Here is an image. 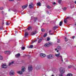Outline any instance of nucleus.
Returning a JSON list of instances; mask_svg holds the SVG:
<instances>
[{"label":"nucleus","instance_id":"obj_1","mask_svg":"<svg viewBox=\"0 0 76 76\" xmlns=\"http://www.w3.org/2000/svg\"><path fill=\"white\" fill-rule=\"evenodd\" d=\"M25 67L24 66H23L21 69V71H18L17 72V73L20 75H22L23 73V72H25Z\"/></svg>","mask_w":76,"mask_h":76},{"label":"nucleus","instance_id":"obj_2","mask_svg":"<svg viewBox=\"0 0 76 76\" xmlns=\"http://www.w3.org/2000/svg\"><path fill=\"white\" fill-rule=\"evenodd\" d=\"M60 71L61 73L63 74L64 73V68L61 67L60 68Z\"/></svg>","mask_w":76,"mask_h":76},{"label":"nucleus","instance_id":"obj_3","mask_svg":"<svg viewBox=\"0 0 76 76\" xmlns=\"http://www.w3.org/2000/svg\"><path fill=\"white\" fill-rule=\"evenodd\" d=\"M48 58H53L54 57V55H49L47 56Z\"/></svg>","mask_w":76,"mask_h":76},{"label":"nucleus","instance_id":"obj_4","mask_svg":"<svg viewBox=\"0 0 76 76\" xmlns=\"http://www.w3.org/2000/svg\"><path fill=\"white\" fill-rule=\"evenodd\" d=\"M31 19H34V22H36L37 21V20L38 19V18L37 17H31Z\"/></svg>","mask_w":76,"mask_h":76},{"label":"nucleus","instance_id":"obj_5","mask_svg":"<svg viewBox=\"0 0 76 76\" xmlns=\"http://www.w3.org/2000/svg\"><path fill=\"white\" fill-rule=\"evenodd\" d=\"M32 66H28V70L29 72H31L32 70Z\"/></svg>","mask_w":76,"mask_h":76},{"label":"nucleus","instance_id":"obj_6","mask_svg":"<svg viewBox=\"0 0 76 76\" xmlns=\"http://www.w3.org/2000/svg\"><path fill=\"white\" fill-rule=\"evenodd\" d=\"M7 67V65L6 64H4L2 65V68L3 69H6Z\"/></svg>","mask_w":76,"mask_h":76},{"label":"nucleus","instance_id":"obj_7","mask_svg":"<svg viewBox=\"0 0 76 76\" xmlns=\"http://www.w3.org/2000/svg\"><path fill=\"white\" fill-rule=\"evenodd\" d=\"M60 53L59 52L58 54H55V56L56 57H60L61 58H62V56L61 55H60Z\"/></svg>","mask_w":76,"mask_h":76},{"label":"nucleus","instance_id":"obj_8","mask_svg":"<svg viewBox=\"0 0 76 76\" xmlns=\"http://www.w3.org/2000/svg\"><path fill=\"white\" fill-rule=\"evenodd\" d=\"M29 7L30 9H32L34 8V4L32 3H31V4L29 5Z\"/></svg>","mask_w":76,"mask_h":76},{"label":"nucleus","instance_id":"obj_9","mask_svg":"<svg viewBox=\"0 0 76 76\" xmlns=\"http://www.w3.org/2000/svg\"><path fill=\"white\" fill-rule=\"evenodd\" d=\"M15 74V72L11 70L10 72V75H13Z\"/></svg>","mask_w":76,"mask_h":76},{"label":"nucleus","instance_id":"obj_10","mask_svg":"<svg viewBox=\"0 0 76 76\" xmlns=\"http://www.w3.org/2000/svg\"><path fill=\"white\" fill-rule=\"evenodd\" d=\"M40 56L41 57H45V54L44 53H40Z\"/></svg>","mask_w":76,"mask_h":76},{"label":"nucleus","instance_id":"obj_11","mask_svg":"<svg viewBox=\"0 0 76 76\" xmlns=\"http://www.w3.org/2000/svg\"><path fill=\"white\" fill-rule=\"evenodd\" d=\"M41 68V66L40 65H39L36 67V69L37 70H39Z\"/></svg>","mask_w":76,"mask_h":76},{"label":"nucleus","instance_id":"obj_12","mask_svg":"<svg viewBox=\"0 0 76 76\" xmlns=\"http://www.w3.org/2000/svg\"><path fill=\"white\" fill-rule=\"evenodd\" d=\"M44 46L46 48H48V47H50V45L46 43L45 44Z\"/></svg>","mask_w":76,"mask_h":76},{"label":"nucleus","instance_id":"obj_13","mask_svg":"<svg viewBox=\"0 0 76 76\" xmlns=\"http://www.w3.org/2000/svg\"><path fill=\"white\" fill-rule=\"evenodd\" d=\"M37 6H41V3L40 2H39L37 3Z\"/></svg>","mask_w":76,"mask_h":76},{"label":"nucleus","instance_id":"obj_14","mask_svg":"<svg viewBox=\"0 0 76 76\" xmlns=\"http://www.w3.org/2000/svg\"><path fill=\"white\" fill-rule=\"evenodd\" d=\"M27 7H28V4H27L25 6H23L22 7V8L23 9H25V8H26Z\"/></svg>","mask_w":76,"mask_h":76},{"label":"nucleus","instance_id":"obj_15","mask_svg":"<svg viewBox=\"0 0 76 76\" xmlns=\"http://www.w3.org/2000/svg\"><path fill=\"white\" fill-rule=\"evenodd\" d=\"M37 33L36 31H35L34 32H32L31 34V35H34Z\"/></svg>","mask_w":76,"mask_h":76},{"label":"nucleus","instance_id":"obj_16","mask_svg":"<svg viewBox=\"0 0 76 76\" xmlns=\"http://www.w3.org/2000/svg\"><path fill=\"white\" fill-rule=\"evenodd\" d=\"M57 28H58V26H55L53 27V30H56Z\"/></svg>","mask_w":76,"mask_h":76},{"label":"nucleus","instance_id":"obj_17","mask_svg":"<svg viewBox=\"0 0 76 76\" xmlns=\"http://www.w3.org/2000/svg\"><path fill=\"white\" fill-rule=\"evenodd\" d=\"M20 56V53H18V54H17L15 55V57L16 58H17V57H19Z\"/></svg>","mask_w":76,"mask_h":76},{"label":"nucleus","instance_id":"obj_18","mask_svg":"<svg viewBox=\"0 0 76 76\" xmlns=\"http://www.w3.org/2000/svg\"><path fill=\"white\" fill-rule=\"evenodd\" d=\"M28 35V33L27 32H26L24 35L25 37H26Z\"/></svg>","mask_w":76,"mask_h":76},{"label":"nucleus","instance_id":"obj_19","mask_svg":"<svg viewBox=\"0 0 76 76\" xmlns=\"http://www.w3.org/2000/svg\"><path fill=\"white\" fill-rule=\"evenodd\" d=\"M64 23H67V19H65L64 20Z\"/></svg>","mask_w":76,"mask_h":76},{"label":"nucleus","instance_id":"obj_20","mask_svg":"<svg viewBox=\"0 0 76 76\" xmlns=\"http://www.w3.org/2000/svg\"><path fill=\"white\" fill-rule=\"evenodd\" d=\"M38 39H39V40L38 41V43H40V42H41V41H42V39H39L38 38Z\"/></svg>","mask_w":76,"mask_h":76},{"label":"nucleus","instance_id":"obj_21","mask_svg":"<svg viewBox=\"0 0 76 76\" xmlns=\"http://www.w3.org/2000/svg\"><path fill=\"white\" fill-rule=\"evenodd\" d=\"M32 29V28L31 26H30L27 28V29L28 30H30V29Z\"/></svg>","mask_w":76,"mask_h":76},{"label":"nucleus","instance_id":"obj_22","mask_svg":"<svg viewBox=\"0 0 76 76\" xmlns=\"http://www.w3.org/2000/svg\"><path fill=\"white\" fill-rule=\"evenodd\" d=\"M66 76H73V75L71 73H69Z\"/></svg>","mask_w":76,"mask_h":76},{"label":"nucleus","instance_id":"obj_23","mask_svg":"<svg viewBox=\"0 0 76 76\" xmlns=\"http://www.w3.org/2000/svg\"><path fill=\"white\" fill-rule=\"evenodd\" d=\"M62 24H63V22L62 21H60L59 23V26H62Z\"/></svg>","mask_w":76,"mask_h":76},{"label":"nucleus","instance_id":"obj_24","mask_svg":"<svg viewBox=\"0 0 76 76\" xmlns=\"http://www.w3.org/2000/svg\"><path fill=\"white\" fill-rule=\"evenodd\" d=\"M48 44L49 45L50 47V45H53V43L51 42H49L48 43Z\"/></svg>","mask_w":76,"mask_h":76},{"label":"nucleus","instance_id":"obj_25","mask_svg":"<svg viewBox=\"0 0 76 76\" xmlns=\"http://www.w3.org/2000/svg\"><path fill=\"white\" fill-rule=\"evenodd\" d=\"M61 46H58L57 47V49H58V50H61Z\"/></svg>","mask_w":76,"mask_h":76},{"label":"nucleus","instance_id":"obj_26","mask_svg":"<svg viewBox=\"0 0 76 76\" xmlns=\"http://www.w3.org/2000/svg\"><path fill=\"white\" fill-rule=\"evenodd\" d=\"M3 59V57L1 56L0 55V60H2Z\"/></svg>","mask_w":76,"mask_h":76},{"label":"nucleus","instance_id":"obj_27","mask_svg":"<svg viewBox=\"0 0 76 76\" xmlns=\"http://www.w3.org/2000/svg\"><path fill=\"white\" fill-rule=\"evenodd\" d=\"M14 63V62L12 61L11 63H9V66H10L11 64H13Z\"/></svg>","mask_w":76,"mask_h":76},{"label":"nucleus","instance_id":"obj_28","mask_svg":"<svg viewBox=\"0 0 76 76\" xmlns=\"http://www.w3.org/2000/svg\"><path fill=\"white\" fill-rule=\"evenodd\" d=\"M47 33H45V34H44V35L43 36V37H44V38H45V37H47Z\"/></svg>","mask_w":76,"mask_h":76},{"label":"nucleus","instance_id":"obj_29","mask_svg":"<svg viewBox=\"0 0 76 76\" xmlns=\"http://www.w3.org/2000/svg\"><path fill=\"white\" fill-rule=\"evenodd\" d=\"M33 47H34V46H33V45H31L30 46L29 48H33Z\"/></svg>","mask_w":76,"mask_h":76},{"label":"nucleus","instance_id":"obj_30","mask_svg":"<svg viewBox=\"0 0 76 76\" xmlns=\"http://www.w3.org/2000/svg\"><path fill=\"white\" fill-rule=\"evenodd\" d=\"M45 29L44 28H42L41 29V31H42V32H45Z\"/></svg>","mask_w":76,"mask_h":76},{"label":"nucleus","instance_id":"obj_31","mask_svg":"<svg viewBox=\"0 0 76 76\" xmlns=\"http://www.w3.org/2000/svg\"><path fill=\"white\" fill-rule=\"evenodd\" d=\"M72 66L70 65L68 66V69H70V68H72Z\"/></svg>","mask_w":76,"mask_h":76},{"label":"nucleus","instance_id":"obj_32","mask_svg":"<svg viewBox=\"0 0 76 76\" xmlns=\"http://www.w3.org/2000/svg\"><path fill=\"white\" fill-rule=\"evenodd\" d=\"M7 54H10V51H7Z\"/></svg>","mask_w":76,"mask_h":76},{"label":"nucleus","instance_id":"obj_33","mask_svg":"<svg viewBox=\"0 0 76 76\" xmlns=\"http://www.w3.org/2000/svg\"><path fill=\"white\" fill-rule=\"evenodd\" d=\"M61 2V0H59L58 1V3L59 4H60Z\"/></svg>","mask_w":76,"mask_h":76},{"label":"nucleus","instance_id":"obj_34","mask_svg":"<svg viewBox=\"0 0 76 76\" xmlns=\"http://www.w3.org/2000/svg\"><path fill=\"white\" fill-rule=\"evenodd\" d=\"M9 24H10L8 23V22H7L6 23V25H7V26L8 25H9Z\"/></svg>","mask_w":76,"mask_h":76},{"label":"nucleus","instance_id":"obj_35","mask_svg":"<svg viewBox=\"0 0 76 76\" xmlns=\"http://www.w3.org/2000/svg\"><path fill=\"white\" fill-rule=\"evenodd\" d=\"M3 9V7H0V10H2Z\"/></svg>","mask_w":76,"mask_h":76},{"label":"nucleus","instance_id":"obj_36","mask_svg":"<svg viewBox=\"0 0 76 76\" xmlns=\"http://www.w3.org/2000/svg\"><path fill=\"white\" fill-rule=\"evenodd\" d=\"M47 7L48 9H50L51 8V7L49 6H47Z\"/></svg>","mask_w":76,"mask_h":76},{"label":"nucleus","instance_id":"obj_37","mask_svg":"<svg viewBox=\"0 0 76 76\" xmlns=\"http://www.w3.org/2000/svg\"><path fill=\"white\" fill-rule=\"evenodd\" d=\"M60 42V39H58V41H57V42H58V43H59Z\"/></svg>","mask_w":76,"mask_h":76},{"label":"nucleus","instance_id":"obj_38","mask_svg":"<svg viewBox=\"0 0 76 76\" xmlns=\"http://www.w3.org/2000/svg\"><path fill=\"white\" fill-rule=\"evenodd\" d=\"M50 38L48 37L47 39V41H50Z\"/></svg>","mask_w":76,"mask_h":76},{"label":"nucleus","instance_id":"obj_39","mask_svg":"<svg viewBox=\"0 0 76 76\" xmlns=\"http://www.w3.org/2000/svg\"><path fill=\"white\" fill-rule=\"evenodd\" d=\"M63 9L64 10H66V7H64V8H63Z\"/></svg>","mask_w":76,"mask_h":76},{"label":"nucleus","instance_id":"obj_40","mask_svg":"<svg viewBox=\"0 0 76 76\" xmlns=\"http://www.w3.org/2000/svg\"><path fill=\"white\" fill-rule=\"evenodd\" d=\"M25 47H23L22 48V50H25Z\"/></svg>","mask_w":76,"mask_h":76},{"label":"nucleus","instance_id":"obj_41","mask_svg":"<svg viewBox=\"0 0 76 76\" xmlns=\"http://www.w3.org/2000/svg\"><path fill=\"white\" fill-rule=\"evenodd\" d=\"M36 41H37V40H36L34 41H33L32 43H34V42H36Z\"/></svg>","mask_w":76,"mask_h":76},{"label":"nucleus","instance_id":"obj_42","mask_svg":"<svg viewBox=\"0 0 76 76\" xmlns=\"http://www.w3.org/2000/svg\"><path fill=\"white\" fill-rule=\"evenodd\" d=\"M65 41H67V38L66 37H65Z\"/></svg>","mask_w":76,"mask_h":76},{"label":"nucleus","instance_id":"obj_43","mask_svg":"<svg viewBox=\"0 0 76 76\" xmlns=\"http://www.w3.org/2000/svg\"><path fill=\"white\" fill-rule=\"evenodd\" d=\"M47 14H49V15H50V12H49L48 11H47Z\"/></svg>","mask_w":76,"mask_h":76},{"label":"nucleus","instance_id":"obj_44","mask_svg":"<svg viewBox=\"0 0 76 76\" xmlns=\"http://www.w3.org/2000/svg\"><path fill=\"white\" fill-rule=\"evenodd\" d=\"M59 76H63V74H62L59 75Z\"/></svg>","mask_w":76,"mask_h":76},{"label":"nucleus","instance_id":"obj_45","mask_svg":"<svg viewBox=\"0 0 76 76\" xmlns=\"http://www.w3.org/2000/svg\"><path fill=\"white\" fill-rule=\"evenodd\" d=\"M9 0L10 1H14V0Z\"/></svg>","mask_w":76,"mask_h":76},{"label":"nucleus","instance_id":"obj_46","mask_svg":"<svg viewBox=\"0 0 76 76\" xmlns=\"http://www.w3.org/2000/svg\"><path fill=\"white\" fill-rule=\"evenodd\" d=\"M51 32V30H49V33H50Z\"/></svg>","mask_w":76,"mask_h":76},{"label":"nucleus","instance_id":"obj_47","mask_svg":"<svg viewBox=\"0 0 76 76\" xmlns=\"http://www.w3.org/2000/svg\"><path fill=\"white\" fill-rule=\"evenodd\" d=\"M4 11H2V14H4Z\"/></svg>","mask_w":76,"mask_h":76},{"label":"nucleus","instance_id":"obj_48","mask_svg":"<svg viewBox=\"0 0 76 76\" xmlns=\"http://www.w3.org/2000/svg\"><path fill=\"white\" fill-rule=\"evenodd\" d=\"M75 38V36H73L72 37V39H74V38Z\"/></svg>","mask_w":76,"mask_h":76},{"label":"nucleus","instance_id":"obj_49","mask_svg":"<svg viewBox=\"0 0 76 76\" xmlns=\"http://www.w3.org/2000/svg\"><path fill=\"white\" fill-rule=\"evenodd\" d=\"M7 51H5L4 52V53H5V54H7Z\"/></svg>","mask_w":76,"mask_h":76},{"label":"nucleus","instance_id":"obj_50","mask_svg":"<svg viewBox=\"0 0 76 76\" xmlns=\"http://www.w3.org/2000/svg\"><path fill=\"white\" fill-rule=\"evenodd\" d=\"M61 61H63V58H61Z\"/></svg>","mask_w":76,"mask_h":76},{"label":"nucleus","instance_id":"obj_51","mask_svg":"<svg viewBox=\"0 0 76 76\" xmlns=\"http://www.w3.org/2000/svg\"><path fill=\"white\" fill-rule=\"evenodd\" d=\"M50 34L53 35V33H50Z\"/></svg>","mask_w":76,"mask_h":76},{"label":"nucleus","instance_id":"obj_52","mask_svg":"<svg viewBox=\"0 0 76 76\" xmlns=\"http://www.w3.org/2000/svg\"><path fill=\"white\" fill-rule=\"evenodd\" d=\"M53 4H56V2H53Z\"/></svg>","mask_w":76,"mask_h":76},{"label":"nucleus","instance_id":"obj_53","mask_svg":"<svg viewBox=\"0 0 76 76\" xmlns=\"http://www.w3.org/2000/svg\"><path fill=\"white\" fill-rule=\"evenodd\" d=\"M69 19V17H67L66 19Z\"/></svg>","mask_w":76,"mask_h":76},{"label":"nucleus","instance_id":"obj_54","mask_svg":"<svg viewBox=\"0 0 76 76\" xmlns=\"http://www.w3.org/2000/svg\"><path fill=\"white\" fill-rule=\"evenodd\" d=\"M55 50L56 51H57V48H55Z\"/></svg>","mask_w":76,"mask_h":76},{"label":"nucleus","instance_id":"obj_55","mask_svg":"<svg viewBox=\"0 0 76 76\" xmlns=\"http://www.w3.org/2000/svg\"><path fill=\"white\" fill-rule=\"evenodd\" d=\"M45 23H43V25H45Z\"/></svg>","mask_w":76,"mask_h":76},{"label":"nucleus","instance_id":"obj_56","mask_svg":"<svg viewBox=\"0 0 76 76\" xmlns=\"http://www.w3.org/2000/svg\"><path fill=\"white\" fill-rule=\"evenodd\" d=\"M75 4H76V1H75Z\"/></svg>","mask_w":76,"mask_h":76},{"label":"nucleus","instance_id":"obj_57","mask_svg":"<svg viewBox=\"0 0 76 76\" xmlns=\"http://www.w3.org/2000/svg\"><path fill=\"white\" fill-rule=\"evenodd\" d=\"M56 51H57V53H58V52L59 51H58V50H57Z\"/></svg>","mask_w":76,"mask_h":76},{"label":"nucleus","instance_id":"obj_58","mask_svg":"<svg viewBox=\"0 0 76 76\" xmlns=\"http://www.w3.org/2000/svg\"><path fill=\"white\" fill-rule=\"evenodd\" d=\"M4 24V23H2V25H3Z\"/></svg>","mask_w":76,"mask_h":76},{"label":"nucleus","instance_id":"obj_59","mask_svg":"<svg viewBox=\"0 0 76 76\" xmlns=\"http://www.w3.org/2000/svg\"><path fill=\"white\" fill-rule=\"evenodd\" d=\"M51 76H54L53 75H52Z\"/></svg>","mask_w":76,"mask_h":76},{"label":"nucleus","instance_id":"obj_60","mask_svg":"<svg viewBox=\"0 0 76 76\" xmlns=\"http://www.w3.org/2000/svg\"><path fill=\"white\" fill-rule=\"evenodd\" d=\"M4 32H6V31H4Z\"/></svg>","mask_w":76,"mask_h":76},{"label":"nucleus","instance_id":"obj_61","mask_svg":"<svg viewBox=\"0 0 76 76\" xmlns=\"http://www.w3.org/2000/svg\"><path fill=\"white\" fill-rule=\"evenodd\" d=\"M68 61V60H66V61Z\"/></svg>","mask_w":76,"mask_h":76}]
</instances>
